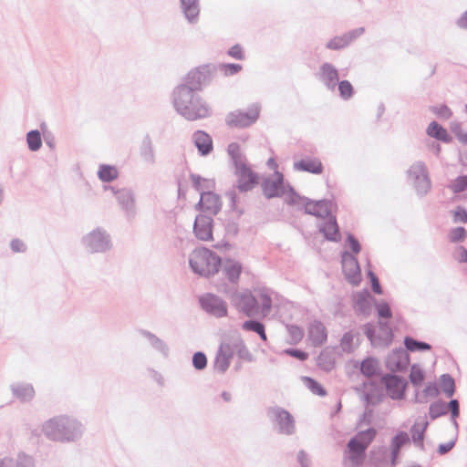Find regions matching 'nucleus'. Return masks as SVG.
<instances>
[{"mask_svg":"<svg viewBox=\"0 0 467 467\" xmlns=\"http://www.w3.org/2000/svg\"><path fill=\"white\" fill-rule=\"evenodd\" d=\"M242 269V264L232 259H227L223 266V274L233 285L238 283Z\"/></svg>","mask_w":467,"mask_h":467,"instance_id":"obj_32","label":"nucleus"},{"mask_svg":"<svg viewBox=\"0 0 467 467\" xmlns=\"http://www.w3.org/2000/svg\"><path fill=\"white\" fill-rule=\"evenodd\" d=\"M287 188H288V192H289V196L286 201L287 203L289 205H295V206L302 205V207L304 208V203H306L307 200H309V198L299 195L295 191V189L290 185H287Z\"/></svg>","mask_w":467,"mask_h":467,"instance_id":"obj_45","label":"nucleus"},{"mask_svg":"<svg viewBox=\"0 0 467 467\" xmlns=\"http://www.w3.org/2000/svg\"><path fill=\"white\" fill-rule=\"evenodd\" d=\"M353 340L354 335L351 331L343 334L340 339V347L343 352L352 353L354 351Z\"/></svg>","mask_w":467,"mask_h":467,"instance_id":"obj_48","label":"nucleus"},{"mask_svg":"<svg viewBox=\"0 0 467 467\" xmlns=\"http://www.w3.org/2000/svg\"><path fill=\"white\" fill-rule=\"evenodd\" d=\"M339 96L342 99L348 100L354 94V88L352 84L348 80H341L337 83Z\"/></svg>","mask_w":467,"mask_h":467,"instance_id":"obj_46","label":"nucleus"},{"mask_svg":"<svg viewBox=\"0 0 467 467\" xmlns=\"http://www.w3.org/2000/svg\"><path fill=\"white\" fill-rule=\"evenodd\" d=\"M342 270L346 280L358 285L361 282V270L356 255L348 251H344L341 255Z\"/></svg>","mask_w":467,"mask_h":467,"instance_id":"obj_12","label":"nucleus"},{"mask_svg":"<svg viewBox=\"0 0 467 467\" xmlns=\"http://www.w3.org/2000/svg\"><path fill=\"white\" fill-rule=\"evenodd\" d=\"M238 177L237 188L240 192H248L258 183V176L246 165L234 171Z\"/></svg>","mask_w":467,"mask_h":467,"instance_id":"obj_21","label":"nucleus"},{"mask_svg":"<svg viewBox=\"0 0 467 467\" xmlns=\"http://www.w3.org/2000/svg\"><path fill=\"white\" fill-rule=\"evenodd\" d=\"M84 248L90 254H104L111 250L112 241L109 234L97 227L82 237Z\"/></svg>","mask_w":467,"mask_h":467,"instance_id":"obj_8","label":"nucleus"},{"mask_svg":"<svg viewBox=\"0 0 467 467\" xmlns=\"http://www.w3.org/2000/svg\"><path fill=\"white\" fill-rule=\"evenodd\" d=\"M190 178L192 180L194 189L198 192H204V189H209V181L202 178V176L194 173H191Z\"/></svg>","mask_w":467,"mask_h":467,"instance_id":"obj_50","label":"nucleus"},{"mask_svg":"<svg viewBox=\"0 0 467 467\" xmlns=\"http://www.w3.org/2000/svg\"><path fill=\"white\" fill-rule=\"evenodd\" d=\"M408 177L412 181L418 195L423 196L431 190V182L424 162L417 161L413 163L408 171Z\"/></svg>","mask_w":467,"mask_h":467,"instance_id":"obj_10","label":"nucleus"},{"mask_svg":"<svg viewBox=\"0 0 467 467\" xmlns=\"http://www.w3.org/2000/svg\"><path fill=\"white\" fill-rule=\"evenodd\" d=\"M182 12L190 24H196L199 20V0H180Z\"/></svg>","mask_w":467,"mask_h":467,"instance_id":"obj_29","label":"nucleus"},{"mask_svg":"<svg viewBox=\"0 0 467 467\" xmlns=\"http://www.w3.org/2000/svg\"><path fill=\"white\" fill-rule=\"evenodd\" d=\"M235 308L246 317L266 316L272 308V298L265 290L248 289L237 291L234 287L224 289Z\"/></svg>","mask_w":467,"mask_h":467,"instance_id":"obj_2","label":"nucleus"},{"mask_svg":"<svg viewBox=\"0 0 467 467\" xmlns=\"http://www.w3.org/2000/svg\"><path fill=\"white\" fill-rule=\"evenodd\" d=\"M451 188L455 193H460L467 190V175L458 176L454 180Z\"/></svg>","mask_w":467,"mask_h":467,"instance_id":"obj_56","label":"nucleus"},{"mask_svg":"<svg viewBox=\"0 0 467 467\" xmlns=\"http://www.w3.org/2000/svg\"><path fill=\"white\" fill-rule=\"evenodd\" d=\"M317 78L328 90L334 91L339 81L338 70L331 63L325 62L319 67Z\"/></svg>","mask_w":467,"mask_h":467,"instance_id":"obj_19","label":"nucleus"},{"mask_svg":"<svg viewBox=\"0 0 467 467\" xmlns=\"http://www.w3.org/2000/svg\"><path fill=\"white\" fill-rule=\"evenodd\" d=\"M346 242L351 249L352 254L356 255L361 251L359 241L352 234H348Z\"/></svg>","mask_w":467,"mask_h":467,"instance_id":"obj_58","label":"nucleus"},{"mask_svg":"<svg viewBox=\"0 0 467 467\" xmlns=\"http://www.w3.org/2000/svg\"><path fill=\"white\" fill-rule=\"evenodd\" d=\"M379 331L385 336V340L390 342L393 338V332L388 321L379 320Z\"/></svg>","mask_w":467,"mask_h":467,"instance_id":"obj_62","label":"nucleus"},{"mask_svg":"<svg viewBox=\"0 0 467 467\" xmlns=\"http://www.w3.org/2000/svg\"><path fill=\"white\" fill-rule=\"evenodd\" d=\"M192 141L201 156H207L213 151V140L207 132L196 130L192 134Z\"/></svg>","mask_w":467,"mask_h":467,"instance_id":"obj_26","label":"nucleus"},{"mask_svg":"<svg viewBox=\"0 0 467 467\" xmlns=\"http://www.w3.org/2000/svg\"><path fill=\"white\" fill-rule=\"evenodd\" d=\"M448 406V410H451V418L452 420L453 425L458 428V423L456 419L460 415V405L459 401L457 400H451L449 403H446Z\"/></svg>","mask_w":467,"mask_h":467,"instance_id":"obj_54","label":"nucleus"},{"mask_svg":"<svg viewBox=\"0 0 467 467\" xmlns=\"http://www.w3.org/2000/svg\"><path fill=\"white\" fill-rule=\"evenodd\" d=\"M302 381L313 394L319 397H325L327 395V390L324 389V387L313 378L304 376L302 377Z\"/></svg>","mask_w":467,"mask_h":467,"instance_id":"obj_41","label":"nucleus"},{"mask_svg":"<svg viewBox=\"0 0 467 467\" xmlns=\"http://www.w3.org/2000/svg\"><path fill=\"white\" fill-rule=\"evenodd\" d=\"M227 54L232 57L233 58L238 59V60H244L245 58L243 47L241 45L236 44L233 46L227 52Z\"/></svg>","mask_w":467,"mask_h":467,"instance_id":"obj_64","label":"nucleus"},{"mask_svg":"<svg viewBox=\"0 0 467 467\" xmlns=\"http://www.w3.org/2000/svg\"><path fill=\"white\" fill-rule=\"evenodd\" d=\"M448 413V406L445 401L438 400L431 403L429 408L430 418L433 420Z\"/></svg>","mask_w":467,"mask_h":467,"instance_id":"obj_40","label":"nucleus"},{"mask_svg":"<svg viewBox=\"0 0 467 467\" xmlns=\"http://www.w3.org/2000/svg\"><path fill=\"white\" fill-rule=\"evenodd\" d=\"M213 219L211 215L198 214L193 223V234L201 241L213 239Z\"/></svg>","mask_w":467,"mask_h":467,"instance_id":"obj_16","label":"nucleus"},{"mask_svg":"<svg viewBox=\"0 0 467 467\" xmlns=\"http://www.w3.org/2000/svg\"><path fill=\"white\" fill-rule=\"evenodd\" d=\"M449 237L450 241L452 243L461 242L466 237V230L462 226L453 228L451 231Z\"/></svg>","mask_w":467,"mask_h":467,"instance_id":"obj_57","label":"nucleus"},{"mask_svg":"<svg viewBox=\"0 0 467 467\" xmlns=\"http://www.w3.org/2000/svg\"><path fill=\"white\" fill-rule=\"evenodd\" d=\"M442 389L447 397L453 396L455 392V381L450 374H442L441 376Z\"/></svg>","mask_w":467,"mask_h":467,"instance_id":"obj_44","label":"nucleus"},{"mask_svg":"<svg viewBox=\"0 0 467 467\" xmlns=\"http://www.w3.org/2000/svg\"><path fill=\"white\" fill-rule=\"evenodd\" d=\"M290 339V344H297L299 341L302 340L304 337V330L296 325H288L286 326Z\"/></svg>","mask_w":467,"mask_h":467,"instance_id":"obj_47","label":"nucleus"},{"mask_svg":"<svg viewBox=\"0 0 467 467\" xmlns=\"http://www.w3.org/2000/svg\"><path fill=\"white\" fill-rule=\"evenodd\" d=\"M410 365V355L403 348L393 349L385 359V366L391 373L403 372Z\"/></svg>","mask_w":467,"mask_h":467,"instance_id":"obj_14","label":"nucleus"},{"mask_svg":"<svg viewBox=\"0 0 467 467\" xmlns=\"http://www.w3.org/2000/svg\"><path fill=\"white\" fill-rule=\"evenodd\" d=\"M409 378L411 384L415 387H418L423 382L425 379V373L418 364H413L410 368Z\"/></svg>","mask_w":467,"mask_h":467,"instance_id":"obj_43","label":"nucleus"},{"mask_svg":"<svg viewBox=\"0 0 467 467\" xmlns=\"http://www.w3.org/2000/svg\"><path fill=\"white\" fill-rule=\"evenodd\" d=\"M427 134L444 143H451L452 137L448 133L447 130L443 128L437 121H431L426 130Z\"/></svg>","mask_w":467,"mask_h":467,"instance_id":"obj_33","label":"nucleus"},{"mask_svg":"<svg viewBox=\"0 0 467 467\" xmlns=\"http://www.w3.org/2000/svg\"><path fill=\"white\" fill-rule=\"evenodd\" d=\"M192 366L197 370L204 369L207 367L206 355L202 351L195 352L192 356Z\"/></svg>","mask_w":467,"mask_h":467,"instance_id":"obj_52","label":"nucleus"},{"mask_svg":"<svg viewBox=\"0 0 467 467\" xmlns=\"http://www.w3.org/2000/svg\"><path fill=\"white\" fill-rule=\"evenodd\" d=\"M308 338L313 347H321L327 339V331L319 320H314L308 327Z\"/></svg>","mask_w":467,"mask_h":467,"instance_id":"obj_24","label":"nucleus"},{"mask_svg":"<svg viewBox=\"0 0 467 467\" xmlns=\"http://www.w3.org/2000/svg\"><path fill=\"white\" fill-rule=\"evenodd\" d=\"M266 416L277 433L292 436L296 431L294 416L285 409L280 406L269 407L266 410Z\"/></svg>","mask_w":467,"mask_h":467,"instance_id":"obj_7","label":"nucleus"},{"mask_svg":"<svg viewBox=\"0 0 467 467\" xmlns=\"http://www.w3.org/2000/svg\"><path fill=\"white\" fill-rule=\"evenodd\" d=\"M42 431L50 441L75 442L82 437L84 426L74 417L58 415L47 420L43 424Z\"/></svg>","mask_w":467,"mask_h":467,"instance_id":"obj_3","label":"nucleus"},{"mask_svg":"<svg viewBox=\"0 0 467 467\" xmlns=\"http://www.w3.org/2000/svg\"><path fill=\"white\" fill-rule=\"evenodd\" d=\"M364 27H358L331 38L327 44L326 47L330 50H340L348 47L353 41L363 35Z\"/></svg>","mask_w":467,"mask_h":467,"instance_id":"obj_18","label":"nucleus"},{"mask_svg":"<svg viewBox=\"0 0 467 467\" xmlns=\"http://www.w3.org/2000/svg\"><path fill=\"white\" fill-rule=\"evenodd\" d=\"M9 388L13 397L22 403H28L35 398L36 391L31 383L22 381L14 382Z\"/></svg>","mask_w":467,"mask_h":467,"instance_id":"obj_22","label":"nucleus"},{"mask_svg":"<svg viewBox=\"0 0 467 467\" xmlns=\"http://www.w3.org/2000/svg\"><path fill=\"white\" fill-rule=\"evenodd\" d=\"M264 324L256 319H248L242 324L244 331H252L256 333Z\"/></svg>","mask_w":467,"mask_h":467,"instance_id":"obj_59","label":"nucleus"},{"mask_svg":"<svg viewBox=\"0 0 467 467\" xmlns=\"http://www.w3.org/2000/svg\"><path fill=\"white\" fill-rule=\"evenodd\" d=\"M140 333L148 340L150 347L154 350L159 352L163 358H167L169 356L170 348L168 344L164 340H162L150 331L145 329H141Z\"/></svg>","mask_w":467,"mask_h":467,"instance_id":"obj_30","label":"nucleus"},{"mask_svg":"<svg viewBox=\"0 0 467 467\" xmlns=\"http://www.w3.org/2000/svg\"><path fill=\"white\" fill-rule=\"evenodd\" d=\"M216 71L214 65H202L190 71L185 83L173 90V106L176 111L187 120H197L209 117L210 106L195 91L208 84Z\"/></svg>","mask_w":467,"mask_h":467,"instance_id":"obj_1","label":"nucleus"},{"mask_svg":"<svg viewBox=\"0 0 467 467\" xmlns=\"http://www.w3.org/2000/svg\"><path fill=\"white\" fill-rule=\"evenodd\" d=\"M140 154L142 160L149 163L153 164L155 162V153L153 145L150 135H145L140 148Z\"/></svg>","mask_w":467,"mask_h":467,"instance_id":"obj_35","label":"nucleus"},{"mask_svg":"<svg viewBox=\"0 0 467 467\" xmlns=\"http://www.w3.org/2000/svg\"><path fill=\"white\" fill-rule=\"evenodd\" d=\"M189 265L196 275L209 277L219 272L222 259L213 251L206 247H200L194 249L190 254Z\"/></svg>","mask_w":467,"mask_h":467,"instance_id":"obj_5","label":"nucleus"},{"mask_svg":"<svg viewBox=\"0 0 467 467\" xmlns=\"http://www.w3.org/2000/svg\"><path fill=\"white\" fill-rule=\"evenodd\" d=\"M334 202L330 200L322 199L318 201L307 200L304 203V211L306 214L316 216L317 218H327L331 215Z\"/></svg>","mask_w":467,"mask_h":467,"instance_id":"obj_17","label":"nucleus"},{"mask_svg":"<svg viewBox=\"0 0 467 467\" xmlns=\"http://www.w3.org/2000/svg\"><path fill=\"white\" fill-rule=\"evenodd\" d=\"M376 434L377 431L374 428H368L352 437L343 452V467H360L366 459V451Z\"/></svg>","mask_w":467,"mask_h":467,"instance_id":"obj_4","label":"nucleus"},{"mask_svg":"<svg viewBox=\"0 0 467 467\" xmlns=\"http://www.w3.org/2000/svg\"><path fill=\"white\" fill-rule=\"evenodd\" d=\"M104 191H110L127 221L131 222L137 215L136 194L132 188H119L105 185Z\"/></svg>","mask_w":467,"mask_h":467,"instance_id":"obj_6","label":"nucleus"},{"mask_svg":"<svg viewBox=\"0 0 467 467\" xmlns=\"http://www.w3.org/2000/svg\"><path fill=\"white\" fill-rule=\"evenodd\" d=\"M35 458L25 451L18 452L16 458L0 459V467H35Z\"/></svg>","mask_w":467,"mask_h":467,"instance_id":"obj_25","label":"nucleus"},{"mask_svg":"<svg viewBox=\"0 0 467 467\" xmlns=\"http://www.w3.org/2000/svg\"><path fill=\"white\" fill-rule=\"evenodd\" d=\"M294 170L309 172L312 174H321L324 167L321 161L317 158H306L294 162Z\"/></svg>","mask_w":467,"mask_h":467,"instance_id":"obj_28","label":"nucleus"},{"mask_svg":"<svg viewBox=\"0 0 467 467\" xmlns=\"http://www.w3.org/2000/svg\"><path fill=\"white\" fill-rule=\"evenodd\" d=\"M430 109L438 118L442 119H449L452 116L451 109L445 104L440 106H432L430 108Z\"/></svg>","mask_w":467,"mask_h":467,"instance_id":"obj_49","label":"nucleus"},{"mask_svg":"<svg viewBox=\"0 0 467 467\" xmlns=\"http://www.w3.org/2000/svg\"><path fill=\"white\" fill-rule=\"evenodd\" d=\"M327 218V222L323 223L319 226V232L328 241H331V242L340 241L341 235L339 233V227H338L336 216L331 214Z\"/></svg>","mask_w":467,"mask_h":467,"instance_id":"obj_27","label":"nucleus"},{"mask_svg":"<svg viewBox=\"0 0 467 467\" xmlns=\"http://www.w3.org/2000/svg\"><path fill=\"white\" fill-rule=\"evenodd\" d=\"M428 425H429V422L425 421L423 423V425L421 426V428H420V426L415 423L414 425H412V427L410 429L412 441L421 451L424 450L423 439H424V433H425V431H426Z\"/></svg>","mask_w":467,"mask_h":467,"instance_id":"obj_39","label":"nucleus"},{"mask_svg":"<svg viewBox=\"0 0 467 467\" xmlns=\"http://www.w3.org/2000/svg\"><path fill=\"white\" fill-rule=\"evenodd\" d=\"M199 303L202 310L207 314L217 318L227 316V305L218 296L207 293L199 298Z\"/></svg>","mask_w":467,"mask_h":467,"instance_id":"obj_13","label":"nucleus"},{"mask_svg":"<svg viewBox=\"0 0 467 467\" xmlns=\"http://www.w3.org/2000/svg\"><path fill=\"white\" fill-rule=\"evenodd\" d=\"M410 441L409 434L406 431H399L391 441V446L401 449L403 445Z\"/></svg>","mask_w":467,"mask_h":467,"instance_id":"obj_53","label":"nucleus"},{"mask_svg":"<svg viewBox=\"0 0 467 467\" xmlns=\"http://www.w3.org/2000/svg\"><path fill=\"white\" fill-rule=\"evenodd\" d=\"M227 152L231 158L234 171L247 165L245 157L242 154L240 145L237 142L230 143L227 148Z\"/></svg>","mask_w":467,"mask_h":467,"instance_id":"obj_34","label":"nucleus"},{"mask_svg":"<svg viewBox=\"0 0 467 467\" xmlns=\"http://www.w3.org/2000/svg\"><path fill=\"white\" fill-rule=\"evenodd\" d=\"M262 190L264 195L267 199L281 197L285 192L284 185V176L281 172L275 171V178H266L262 182Z\"/></svg>","mask_w":467,"mask_h":467,"instance_id":"obj_15","label":"nucleus"},{"mask_svg":"<svg viewBox=\"0 0 467 467\" xmlns=\"http://www.w3.org/2000/svg\"><path fill=\"white\" fill-rule=\"evenodd\" d=\"M284 353L300 361H305L308 358V354L306 352L298 348H286L284 350Z\"/></svg>","mask_w":467,"mask_h":467,"instance_id":"obj_61","label":"nucleus"},{"mask_svg":"<svg viewBox=\"0 0 467 467\" xmlns=\"http://www.w3.org/2000/svg\"><path fill=\"white\" fill-rule=\"evenodd\" d=\"M221 205L220 196L211 191H206L201 192V199L195 208L216 215L221 210Z\"/></svg>","mask_w":467,"mask_h":467,"instance_id":"obj_20","label":"nucleus"},{"mask_svg":"<svg viewBox=\"0 0 467 467\" xmlns=\"http://www.w3.org/2000/svg\"><path fill=\"white\" fill-rule=\"evenodd\" d=\"M260 106L254 103L246 111L234 110L227 114L225 122L231 128H247L253 125L259 118Z\"/></svg>","mask_w":467,"mask_h":467,"instance_id":"obj_9","label":"nucleus"},{"mask_svg":"<svg viewBox=\"0 0 467 467\" xmlns=\"http://www.w3.org/2000/svg\"><path fill=\"white\" fill-rule=\"evenodd\" d=\"M376 309L379 318L389 319L392 317V311L387 302L376 304Z\"/></svg>","mask_w":467,"mask_h":467,"instance_id":"obj_55","label":"nucleus"},{"mask_svg":"<svg viewBox=\"0 0 467 467\" xmlns=\"http://www.w3.org/2000/svg\"><path fill=\"white\" fill-rule=\"evenodd\" d=\"M405 349L410 352H422L431 349V346L424 341H420L412 337L406 336L404 337Z\"/></svg>","mask_w":467,"mask_h":467,"instance_id":"obj_37","label":"nucleus"},{"mask_svg":"<svg viewBox=\"0 0 467 467\" xmlns=\"http://www.w3.org/2000/svg\"><path fill=\"white\" fill-rule=\"evenodd\" d=\"M119 176V171L116 167L108 164H101L98 171L99 179L103 182H110L116 180Z\"/></svg>","mask_w":467,"mask_h":467,"instance_id":"obj_38","label":"nucleus"},{"mask_svg":"<svg viewBox=\"0 0 467 467\" xmlns=\"http://www.w3.org/2000/svg\"><path fill=\"white\" fill-rule=\"evenodd\" d=\"M359 369L361 374L366 378L378 376L379 374V361L376 358L368 357L361 361Z\"/></svg>","mask_w":467,"mask_h":467,"instance_id":"obj_36","label":"nucleus"},{"mask_svg":"<svg viewBox=\"0 0 467 467\" xmlns=\"http://www.w3.org/2000/svg\"><path fill=\"white\" fill-rule=\"evenodd\" d=\"M439 394L440 390L434 382H430L422 390V395L425 398H436Z\"/></svg>","mask_w":467,"mask_h":467,"instance_id":"obj_63","label":"nucleus"},{"mask_svg":"<svg viewBox=\"0 0 467 467\" xmlns=\"http://www.w3.org/2000/svg\"><path fill=\"white\" fill-rule=\"evenodd\" d=\"M26 143L31 151H37L42 147L41 133L37 130L26 133Z\"/></svg>","mask_w":467,"mask_h":467,"instance_id":"obj_42","label":"nucleus"},{"mask_svg":"<svg viewBox=\"0 0 467 467\" xmlns=\"http://www.w3.org/2000/svg\"><path fill=\"white\" fill-rule=\"evenodd\" d=\"M372 298L368 289L358 293L354 296V308L359 315L368 316L371 311L370 299Z\"/></svg>","mask_w":467,"mask_h":467,"instance_id":"obj_31","label":"nucleus"},{"mask_svg":"<svg viewBox=\"0 0 467 467\" xmlns=\"http://www.w3.org/2000/svg\"><path fill=\"white\" fill-rule=\"evenodd\" d=\"M386 389L387 395L394 400H403L408 382L400 376L387 373L380 379Z\"/></svg>","mask_w":467,"mask_h":467,"instance_id":"obj_11","label":"nucleus"},{"mask_svg":"<svg viewBox=\"0 0 467 467\" xmlns=\"http://www.w3.org/2000/svg\"><path fill=\"white\" fill-rule=\"evenodd\" d=\"M243 67L240 64L235 63H224L219 65V69L225 76H234L239 73L242 70Z\"/></svg>","mask_w":467,"mask_h":467,"instance_id":"obj_51","label":"nucleus"},{"mask_svg":"<svg viewBox=\"0 0 467 467\" xmlns=\"http://www.w3.org/2000/svg\"><path fill=\"white\" fill-rule=\"evenodd\" d=\"M233 357L234 351L231 346L228 344H222L213 362L214 369L219 373L223 374L228 369Z\"/></svg>","mask_w":467,"mask_h":467,"instance_id":"obj_23","label":"nucleus"},{"mask_svg":"<svg viewBox=\"0 0 467 467\" xmlns=\"http://www.w3.org/2000/svg\"><path fill=\"white\" fill-rule=\"evenodd\" d=\"M364 400L368 404L375 406L382 401V395L369 390L364 394Z\"/></svg>","mask_w":467,"mask_h":467,"instance_id":"obj_60","label":"nucleus"}]
</instances>
